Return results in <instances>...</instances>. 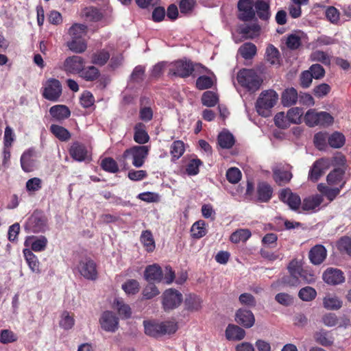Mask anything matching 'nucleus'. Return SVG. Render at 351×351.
<instances>
[{
  "label": "nucleus",
  "mask_w": 351,
  "mask_h": 351,
  "mask_svg": "<svg viewBox=\"0 0 351 351\" xmlns=\"http://www.w3.org/2000/svg\"><path fill=\"white\" fill-rule=\"evenodd\" d=\"M278 95L273 90L263 91L256 103V111L259 115L267 117L271 114V109L276 105Z\"/></svg>",
  "instance_id": "1"
},
{
  "label": "nucleus",
  "mask_w": 351,
  "mask_h": 351,
  "mask_svg": "<svg viewBox=\"0 0 351 351\" xmlns=\"http://www.w3.org/2000/svg\"><path fill=\"white\" fill-rule=\"evenodd\" d=\"M239 84L249 91L255 92L259 89L262 80L254 69H243L237 74Z\"/></svg>",
  "instance_id": "2"
},
{
  "label": "nucleus",
  "mask_w": 351,
  "mask_h": 351,
  "mask_svg": "<svg viewBox=\"0 0 351 351\" xmlns=\"http://www.w3.org/2000/svg\"><path fill=\"white\" fill-rule=\"evenodd\" d=\"M304 121L309 127L327 126L333 122V117L326 112H316L311 109L305 114Z\"/></svg>",
  "instance_id": "3"
},
{
  "label": "nucleus",
  "mask_w": 351,
  "mask_h": 351,
  "mask_svg": "<svg viewBox=\"0 0 351 351\" xmlns=\"http://www.w3.org/2000/svg\"><path fill=\"white\" fill-rule=\"evenodd\" d=\"M149 153V147L145 145H136L126 149L123 154V158H132V165L136 167H141L147 157Z\"/></svg>",
  "instance_id": "4"
},
{
  "label": "nucleus",
  "mask_w": 351,
  "mask_h": 351,
  "mask_svg": "<svg viewBox=\"0 0 351 351\" xmlns=\"http://www.w3.org/2000/svg\"><path fill=\"white\" fill-rule=\"evenodd\" d=\"M198 67H201V65L193 64L191 61L181 60L171 64L169 73L181 77H186Z\"/></svg>",
  "instance_id": "5"
},
{
  "label": "nucleus",
  "mask_w": 351,
  "mask_h": 351,
  "mask_svg": "<svg viewBox=\"0 0 351 351\" xmlns=\"http://www.w3.org/2000/svg\"><path fill=\"white\" fill-rule=\"evenodd\" d=\"M77 269L80 275L87 280H95L97 278L96 264L90 258L81 259L77 265Z\"/></svg>",
  "instance_id": "6"
},
{
  "label": "nucleus",
  "mask_w": 351,
  "mask_h": 351,
  "mask_svg": "<svg viewBox=\"0 0 351 351\" xmlns=\"http://www.w3.org/2000/svg\"><path fill=\"white\" fill-rule=\"evenodd\" d=\"M62 94L60 82L56 79L48 80L44 87L43 96L47 100L57 101Z\"/></svg>",
  "instance_id": "7"
},
{
  "label": "nucleus",
  "mask_w": 351,
  "mask_h": 351,
  "mask_svg": "<svg viewBox=\"0 0 351 351\" xmlns=\"http://www.w3.org/2000/svg\"><path fill=\"white\" fill-rule=\"evenodd\" d=\"M182 301V294L175 289H167L162 294V306L165 311L177 308Z\"/></svg>",
  "instance_id": "8"
},
{
  "label": "nucleus",
  "mask_w": 351,
  "mask_h": 351,
  "mask_svg": "<svg viewBox=\"0 0 351 351\" xmlns=\"http://www.w3.org/2000/svg\"><path fill=\"white\" fill-rule=\"evenodd\" d=\"M289 275L282 278V283L290 287H297L301 284L300 278V262L297 260L291 261L288 265Z\"/></svg>",
  "instance_id": "9"
},
{
  "label": "nucleus",
  "mask_w": 351,
  "mask_h": 351,
  "mask_svg": "<svg viewBox=\"0 0 351 351\" xmlns=\"http://www.w3.org/2000/svg\"><path fill=\"white\" fill-rule=\"evenodd\" d=\"M99 323L101 328L107 332H114L119 328V318L110 311L101 314Z\"/></svg>",
  "instance_id": "10"
},
{
  "label": "nucleus",
  "mask_w": 351,
  "mask_h": 351,
  "mask_svg": "<svg viewBox=\"0 0 351 351\" xmlns=\"http://www.w3.org/2000/svg\"><path fill=\"white\" fill-rule=\"evenodd\" d=\"M47 227V219L40 213L34 212L28 219L26 228L34 232H44Z\"/></svg>",
  "instance_id": "11"
},
{
  "label": "nucleus",
  "mask_w": 351,
  "mask_h": 351,
  "mask_svg": "<svg viewBox=\"0 0 351 351\" xmlns=\"http://www.w3.org/2000/svg\"><path fill=\"white\" fill-rule=\"evenodd\" d=\"M36 152L34 149H29L25 151L21 157V165L22 169L25 172H32L37 167Z\"/></svg>",
  "instance_id": "12"
},
{
  "label": "nucleus",
  "mask_w": 351,
  "mask_h": 351,
  "mask_svg": "<svg viewBox=\"0 0 351 351\" xmlns=\"http://www.w3.org/2000/svg\"><path fill=\"white\" fill-rule=\"evenodd\" d=\"M254 6L253 0H239L238 3L239 19L244 21L252 20L255 16Z\"/></svg>",
  "instance_id": "13"
},
{
  "label": "nucleus",
  "mask_w": 351,
  "mask_h": 351,
  "mask_svg": "<svg viewBox=\"0 0 351 351\" xmlns=\"http://www.w3.org/2000/svg\"><path fill=\"white\" fill-rule=\"evenodd\" d=\"M235 321L245 328H252L255 323L253 313L247 309L239 308L235 314Z\"/></svg>",
  "instance_id": "14"
},
{
  "label": "nucleus",
  "mask_w": 351,
  "mask_h": 351,
  "mask_svg": "<svg viewBox=\"0 0 351 351\" xmlns=\"http://www.w3.org/2000/svg\"><path fill=\"white\" fill-rule=\"evenodd\" d=\"M329 166L330 162L328 159L322 158L316 160L309 172L308 178L313 182L318 180Z\"/></svg>",
  "instance_id": "15"
},
{
  "label": "nucleus",
  "mask_w": 351,
  "mask_h": 351,
  "mask_svg": "<svg viewBox=\"0 0 351 351\" xmlns=\"http://www.w3.org/2000/svg\"><path fill=\"white\" fill-rule=\"evenodd\" d=\"M279 197L280 200L286 203L292 210H297L301 205L300 196L293 193L289 189L282 190Z\"/></svg>",
  "instance_id": "16"
},
{
  "label": "nucleus",
  "mask_w": 351,
  "mask_h": 351,
  "mask_svg": "<svg viewBox=\"0 0 351 351\" xmlns=\"http://www.w3.org/2000/svg\"><path fill=\"white\" fill-rule=\"evenodd\" d=\"M84 66V61L82 58L73 56L67 58L64 62V69L66 72L80 73Z\"/></svg>",
  "instance_id": "17"
},
{
  "label": "nucleus",
  "mask_w": 351,
  "mask_h": 351,
  "mask_svg": "<svg viewBox=\"0 0 351 351\" xmlns=\"http://www.w3.org/2000/svg\"><path fill=\"white\" fill-rule=\"evenodd\" d=\"M144 278L149 282H160L163 278V272L158 264H153L145 267Z\"/></svg>",
  "instance_id": "18"
},
{
  "label": "nucleus",
  "mask_w": 351,
  "mask_h": 351,
  "mask_svg": "<svg viewBox=\"0 0 351 351\" xmlns=\"http://www.w3.org/2000/svg\"><path fill=\"white\" fill-rule=\"evenodd\" d=\"M345 174L344 169L337 168L331 171L326 178L327 183L329 186L341 187L342 189L346 181L343 179Z\"/></svg>",
  "instance_id": "19"
},
{
  "label": "nucleus",
  "mask_w": 351,
  "mask_h": 351,
  "mask_svg": "<svg viewBox=\"0 0 351 351\" xmlns=\"http://www.w3.org/2000/svg\"><path fill=\"white\" fill-rule=\"evenodd\" d=\"M323 279L330 285H338L344 281V276L343 272L335 268H328L323 274Z\"/></svg>",
  "instance_id": "20"
},
{
  "label": "nucleus",
  "mask_w": 351,
  "mask_h": 351,
  "mask_svg": "<svg viewBox=\"0 0 351 351\" xmlns=\"http://www.w3.org/2000/svg\"><path fill=\"white\" fill-rule=\"evenodd\" d=\"M25 245L27 247H30V250L34 252H42L44 251L47 245V239L44 236L38 237H29L25 241Z\"/></svg>",
  "instance_id": "21"
},
{
  "label": "nucleus",
  "mask_w": 351,
  "mask_h": 351,
  "mask_svg": "<svg viewBox=\"0 0 351 351\" xmlns=\"http://www.w3.org/2000/svg\"><path fill=\"white\" fill-rule=\"evenodd\" d=\"M245 335V330L235 324H228L225 331L226 338L229 341H241Z\"/></svg>",
  "instance_id": "22"
},
{
  "label": "nucleus",
  "mask_w": 351,
  "mask_h": 351,
  "mask_svg": "<svg viewBox=\"0 0 351 351\" xmlns=\"http://www.w3.org/2000/svg\"><path fill=\"white\" fill-rule=\"evenodd\" d=\"M327 252L322 245L314 246L309 252V258L314 265L321 264L326 258Z\"/></svg>",
  "instance_id": "23"
},
{
  "label": "nucleus",
  "mask_w": 351,
  "mask_h": 351,
  "mask_svg": "<svg viewBox=\"0 0 351 351\" xmlns=\"http://www.w3.org/2000/svg\"><path fill=\"white\" fill-rule=\"evenodd\" d=\"M69 154L74 160L80 162L84 160L87 157V150L85 146L77 142L71 146Z\"/></svg>",
  "instance_id": "24"
},
{
  "label": "nucleus",
  "mask_w": 351,
  "mask_h": 351,
  "mask_svg": "<svg viewBox=\"0 0 351 351\" xmlns=\"http://www.w3.org/2000/svg\"><path fill=\"white\" fill-rule=\"evenodd\" d=\"M49 113L51 117L57 121H62L67 119L71 112L64 105H56L49 109Z\"/></svg>",
  "instance_id": "25"
},
{
  "label": "nucleus",
  "mask_w": 351,
  "mask_h": 351,
  "mask_svg": "<svg viewBox=\"0 0 351 351\" xmlns=\"http://www.w3.org/2000/svg\"><path fill=\"white\" fill-rule=\"evenodd\" d=\"M23 254L31 271L39 274L40 272V263L37 256L28 248L23 250Z\"/></svg>",
  "instance_id": "26"
},
{
  "label": "nucleus",
  "mask_w": 351,
  "mask_h": 351,
  "mask_svg": "<svg viewBox=\"0 0 351 351\" xmlns=\"http://www.w3.org/2000/svg\"><path fill=\"white\" fill-rule=\"evenodd\" d=\"M265 59L272 65L278 66L280 64L281 58L280 52L273 45H269L266 48Z\"/></svg>",
  "instance_id": "27"
},
{
  "label": "nucleus",
  "mask_w": 351,
  "mask_h": 351,
  "mask_svg": "<svg viewBox=\"0 0 351 351\" xmlns=\"http://www.w3.org/2000/svg\"><path fill=\"white\" fill-rule=\"evenodd\" d=\"M322 202V196L319 195H315L305 198L302 203H301V205L304 210L312 211L318 207Z\"/></svg>",
  "instance_id": "28"
},
{
  "label": "nucleus",
  "mask_w": 351,
  "mask_h": 351,
  "mask_svg": "<svg viewBox=\"0 0 351 351\" xmlns=\"http://www.w3.org/2000/svg\"><path fill=\"white\" fill-rule=\"evenodd\" d=\"M134 140L138 144H145L149 141V136L143 123H138L135 125Z\"/></svg>",
  "instance_id": "29"
},
{
  "label": "nucleus",
  "mask_w": 351,
  "mask_h": 351,
  "mask_svg": "<svg viewBox=\"0 0 351 351\" xmlns=\"http://www.w3.org/2000/svg\"><path fill=\"white\" fill-rule=\"evenodd\" d=\"M81 15L86 21H99L103 17L102 13L96 8L86 7L82 12Z\"/></svg>",
  "instance_id": "30"
},
{
  "label": "nucleus",
  "mask_w": 351,
  "mask_h": 351,
  "mask_svg": "<svg viewBox=\"0 0 351 351\" xmlns=\"http://www.w3.org/2000/svg\"><path fill=\"white\" fill-rule=\"evenodd\" d=\"M317 189L323 195L326 196L330 202L334 200L341 190V187H331L322 183L318 184Z\"/></svg>",
  "instance_id": "31"
},
{
  "label": "nucleus",
  "mask_w": 351,
  "mask_h": 351,
  "mask_svg": "<svg viewBox=\"0 0 351 351\" xmlns=\"http://www.w3.org/2000/svg\"><path fill=\"white\" fill-rule=\"evenodd\" d=\"M298 95L293 88L286 89L282 95V103L285 106H291L296 104Z\"/></svg>",
  "instance_id": "32"
},
{
  "label": "nucleus",
  "mask_w": 351,
  "mask_h": 351,
  "mask_svg": "<svg viewBox=\"0 0 351 351\" xmlns=\"http://www.w3.org/2000/svg\"><path fill=\"white\" fill-rule=\"evenodd\" d=\"M145 332L151 337H159L162 335V325L154 322H144Z\"/></svg>",
  "instance_id": "33"
},
{
  "label": "nucleus",
  "mask_w": 351,
  "mask_h": 351,
  "mask_svg": "<svg viewBox=\"0 0 351 351\" xmlns=\"http://www.w3.org/2000/svg\"><path fill=\"white\" fill-rule=\"evenodd\" d=\"M202 300L199 297L190 294L184 300L186 308L190 311H197L202 308Z\"/></svg>",
  "instance_id": "34"
},
{
  "label": "nucleus",
  "mask_w": 351,
  "mask_h": 351,
  "mask_svg": "<svg viewBox=\"0 0 351 351\" xmlns=\"http://www.w3.org/2000/svg\"><path fill=\"white\" fill-rule=\"evenodd\" d=\"M292 178V174L288 171L281 169L280 168L274 169V178L279 184L282 185L289 182Z\"/></svg>",
  "instance_id": "35"
},
{
  "label": "nucleus",
  "mask_w": 351,
  "mask_h": 351,
  "mask_svg": "<svg viewBox=\"0 0 351 351\" xmlns=\"http://www.w3.org/2000/svg\"><path fill=\"white\" fill-rule=\"evenodd\" d=\"M257 14L262 20H267L269 18V5L268 3L263 0H257L254 3Z\"/></svg>",
  "instance_id": "36"
},
{
  "label": "nucleus",
  "mask_w": 351,
  "mask_h": 351,
  "mask_svg": "<svg viewBox=\"0 0 351 351\" xmlns=\"http://www.w3.org/2000/svg\"><path fill=\"white\" fill-rule=\"evenodd\" d=\"M239 52L243 58L251 59L256 54V47L252 43H245L239 47Z\"/></svg>",
  "instance_id": "37"
},
{
  "label": "nucleus",
  "mask_w": 351,
  "mask_h": 351,
  "mask_svg": "<svg viewBox=\"0 0 351 351\" xmlns=\"http://www.w3.org/2000/svg\"><path fill=\"white\" fill-rule=\"evenodd\" d=\"M258 199L262 202L269 201L272 195V189L269 185L265 183L260 184L257 190Z\"/></svg>",
  "instance_id": "38"
},
{
  "label": "nucleus",
  "mask_w": 351,
  "mask_h": 351,
  "mask_svg": "<svg viewBox=\"0 0 351 351\" xmlns=\"http://www.w3.org/2000/svg\"><path fill=\"white\" fill-rule=\"evenodd\" d=\"M86 26L82 24L75 23L69 29L71 39H83L86 33Z\"/></svg>",
  "instance_id": "39"
},
{
  "label": "nucleus",
  "mask_w": 351,
  "mask_h": 351,
  "mask_svg": "<svg viewBox=\"0 0 351 351\" xmlns=\"http://www.w3.org/2000/svg\"><path fill=\"white\" fill-rule=\"evenodd\" d=\"M218 143L222 148L229 149L234 143V136L228 132H222L218 136Z\"/></svg>",
  "instance_id": "40"
},
{
  "label": "nucleus",
  "mask_w": 351,
  "mask_h": 351,
  "mask_svg": "<svg viewBox=\"0 0 351 351\" xmlns=\"http://www.w3.org/2000/svg\"><path fill=\"white\" fill-rule=\"evenodd\" d=\"M51 133L59 140L66 141L71 138L70 132L64 128L58 125H51L50 127Z\"/></svg>",
  "instance_id": "41"
},
{
  "label": "nucleus",
  "mask_w": 351,
  "mask_h": 351,
  "mask_svg": "<svg viewBox=\"0 0 351 351\" xmlns=\"http://www.w3.org/2000/svg\"><path fill=\"white\" fill-rule=\"evenodd\" d=\"M191 235L193 238L200 239L206 235V223L203 220H199L194 223L191 228Z\"/></svg>",
  "instance_id": "42"
},
{
  "label": "nucleus",
  "mask_w": 351,
  "mask_h": 351,
  "mask_svg": "<svg viewBox=\"0 0 351 351\" xmlns=\"http://www.w3.org/2000/svg\"><path fill=\"white\" fill-rule=\"evenodd\" d=\"M141 242L148 252H152L155 248V242L152 234L149 230H145L141 233Z\"/></svg>",
  "instance_id": "43"
},
{
  "label": "nucleus",
  "mask_w": 351,
  "mask_h": 351,
  "mask_svg": "<svg viewBox=\"0 0 351 351\" xmlns=\"http://www.w3.org/2000/svg\"><path fill=\"white\" fill-rule=\"evenodd\" d=\"M251 237V232L248 229H239L234 232L230 236V241L234 243L245 241Z\"/></svg>",
  "instance_id": "44"
},
{
  "label": "nucleus",
  "mask_w": 351,
  "mask_h": 351,
  "mask_svg": "<svg viewBox=\"0 0 351 351\" xmlns=\"http://www.w3.org/2000/svg\"><path fill=\"white\" fill-rule=\"evenodd\" d=\"M69 49L75 53H82L87 47L84 39H71L66 44Z\"/></svg>",
  "instance_id": "45"
},
{
  "label": "nucleus",
  "mask_w": 351,
  "mask_h": 351,
  "mask_svg": "<svg viewBox=\"0 0 351 351\" xmlns=\"http://www.w3.org/2000/svg\"><path fill=\"white\" fill-rule=\"evenodd\" d=\"M74 324L75 319L73 315H71L67 311H63L59 321L60 326L64 330H69L73 328Z\"/></svg>",
  "instance_id": "46"
},
{
  "label": "nucleus",
  "mask_w": 351,
  "mask_h": 351,
  "mask_svg": "<svg viewBox=\"0 0 351 351\" xmlns=\"http://www.w3.org/2000/svg\"><path fill=\"white\" fill-rule=\"evenodd\" d=\"M114 308L117 310L119 315L123 318H128L131 315L130 307L125 304L122 300L117 299L114 302Z\"/></svg>",
  "instance_id": "47"
},
{
  "label": "nucleus",
  "mask_w": 351,
  "mask_h": 351,
  "mask_svg": "<svg viewBox=\"0 0 351 351\" xmlns=\"http://www.w3.org/2000/svg\"><path fill=\"white\" fill-rule=\"evenodd\" d=\"M260 29V26L256 23H254L251 25L243 27L241 32L246 38H254L259 35Z\"/></svg>",
  "instance_id": "48"
},
{
  "label": "nucleus",
  "mask_w": 351,
  "mask_h": 351,
  "mask_svg": "<svg viewBox=\"0 0 351 351\" xmlns=\"http://www.w3.org/2000/svg\"><path fill=\"white\" fill-rule=\"evenodd\" d=\"M303 110L298 107L289 109L287 112L288 120L290 123L299 124L301 123Z\"/></svg>",
  "instance_id": "49"
},
{
  "label": "nucleus",
  "mask_w": 351,
  "mask_h": 351,
  "mask_svg": "<svg viewBox=\"0 0 351 351\" xmlns=\"http://www.w3.org/2000/svg\"><path fill=\"white\" fill-rule=\"evenodd\" d=\"M342 302L336 296L327 295L324 298V306L330 310L339 309Z\"/></svg>",
  "instance_id": "50"
},
{
  "label": "nucleus",
  "mask_w": 351,
  "mask_h": 351,
  "mask_svg": "<svg viewBox=\"0 0 351 351\" xmlns=\"http://www.w3.org/2000/svg\"><path fill=\"white\" fill-rule=\"evenodd\" d=\"M325 16L328 21L333 25H338L340 21V12L334 6H329L326 8Z\"/></svg>",
  "instance_id": "51"
},
{
  "label": "nucleus",
  "mask_w": 351,
  "mask_h": 351,
  "mask_svg": "<svg viewBox=\"0 0 351 351\" xmlns=\"http://www.w3.org/2000/svg\"><path fill=\"white\" fill-rule=\"evenodd\" d=\"M101 166L102 169L110 173H117L119 171V167L117 162L112 158H105L101 160Z\"/></svg>",
  "instance_id": "52"
},
{
  "label": "nucleus",
  "mask_w": 351,
  "mask_h": 351,
  "mask_svg": "<svg viewBox=\"0 0 351 351\" xmlns=\"http://www.w3.org/2000/svg\"><path fill=\"white\" fill-rule=\"evenodd\" d=\"M345 143L344 136L339 132H334L328 137V143L333 148H340Z\"/></svg>",
  "instance_id": "53"
},
{
  "label": "nucleus",
  "mask_w": 351,
  "mask_h": 351,
  "mask_svg": "<svg viewBox=\"0 0 351 351\" xmlns=\"http://www.w3.org/2000/svg\"><path fill=\"white\" fill-rule=\"evenodd\" d=\"M317 295V292L315 289L311 287H305L301 289L298 293L299 298L303 301H311Z\"/></svg>",
  "instance_id": "54"
},
{
  "label": "nucleus",
  "mask_w": 351,
  "mask_h": 351,
  "mask_svg": "<svg viewBox=\"0 0 351 351\" xmlns=\"http://www.w3.org/2000/svg\"><path fill=\"white\" fill-rule=\"evenodd\" d=\"M202 102L204 106L213 107L218 102L217 95L212 91H206L202 97Z\"/></svg>",
  "instance_id": "55"
},
{
  "label": "nucleus",
  "mask_w": 351,
  "mask_h": 351,
  "mask_svg": "<svg viewBox=\"0 0 351 351\" xmlns=\"http://www.w3.org/2000/svg\"><path fill=\"white\" fill-rule=\"evenodd\" d=\"M99 73L98 69L93 66H88L86 69L83 68L80 73V76L88 81H93L97 78Z\"/></svg>",
  "instance_id": "56"
},
{
  "label": "nucleus",
  "mask_w": 351,
  "mask_h": 351,
  "mask_svg": "<svg viewBox=\"0 0 351 351\" xmlns=\"http://www.w3.org/2000/svg\"><path fill=\"white\" fill-rule=\"evenodd\" d=\"M310 58L312 61L321 62L327 65L330 64V56L323 51L317 50L312 52Z\"/></svg>",
  "instance_id": "57"
},
{
  "label": "nucleus",
  "mask_w": 351,
  "mask_h": 351,
  "mask_svg": "<svg viewBox=\"0 0 351 351\" xmlns=\"http://www.w3.org/2000/svg\"><path fill=\"white\" fill-rule=\"evenodd\" d=\"M43 181L39 178H33L26 182L25 188L28 192L34 193L42 188Z\"/></svg>",
  "instance_id": "58"
},
{
  "label": "nucleus",
  "mask_w": 351,
  "mask_h": 351,
  "mask_svg": "<svg viewBox=\"0 0 351 351\" xmlns=\"http://www.w3.org/2000/svg\"><path fill=\"white\" fill-rule=\"evenodd\" d=\"M160 293L159 290L156 287V286L149 282L143 290V298L146 300L152 299L156 296H157Z\"/></svg>",
  "instance_id": "59"
},
{
  "label": "nucleus",
  "mask_w": 351,
  "mask_h": 351,
  "mask_svg": "<svg viewBox=\"0 0 351 351\" xmlns=\"http://www.w3.org/2000/svg\"><path fill=\"white\" fill-rule=\"evenodd\" d=\"M184 143L181 141H176L171 146V154L175 159H178L184 153Z\"/></svg>",
  "instance_id": "60"
},
{
  "label": "nucleus",
  "mask_w": 351,
  "mask_h": 351,
  "mask_svg": "<svg viewBox=\"0 0 351 351\" xmlns=\"http://www.w3.org/2000/svg\"><path fill=\"white\" fill-rule=\"evenodd\" d=\"M127 294L134 295L139 291V283L136 280H130L122 285Z\"/></svg>",
  "instance_id": "61"
},
{
  "label": "nucleus",
  "mask_w": 351,
  "mask_h": 351,
  "mask_svg": "<svg viewBox=\"0 0 351 351\" xmlns=\"http://www.w3.org/2000/svg\"><path fill=\"white\" fill-rule=\"evenodd\" d=\"M274 122L277 127L282 129L288 128L290 124L287 114H285L283 112H278L276 114Z\"/></svg>",
  "instance_id": "62"
},
{
  "label": "nucleus",
  "mask_w": 351,
  "mask_h": 351,
  "mask_svg": "<svg viewBox=\"0 0 351 351\" xmlns=\"http://www.w3.org/2000/svg\"><path fill=\"white\" fill-rule=\"evenodd\" d=\"M17 340V336L10 330H2L0 333V342L2 343H9Z\"/></svg>",
  "instance_id": "63"
},
{
  "label": "nucleus",
  "mask_w": 351,
  "mask_h": 351,
  "mask_svg": "<svg viewBox=\"0 0 351 351\" xmlns=\"http://www.w3.org/2000/svg\"><path fill=\"white\" fill-rule=\"evenodd\" d=\"M227 180L232 184L237 183L241 178V173L237 167H231L226 172Z\"/></svg>",
  "instance_id": "64"
}]
</instances>
